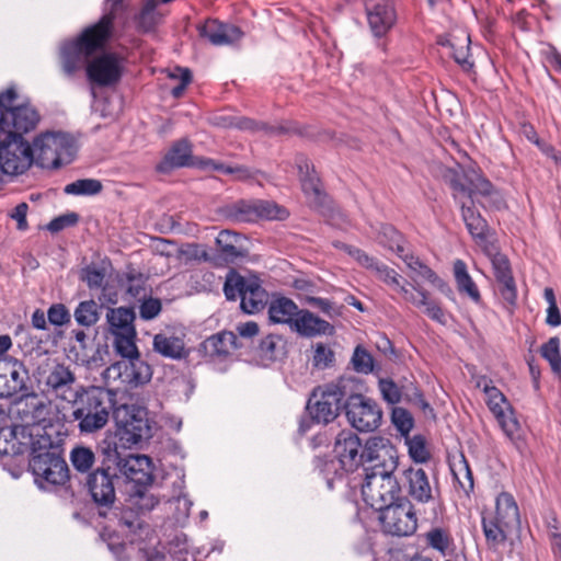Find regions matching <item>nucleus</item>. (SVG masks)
<instances>
[{
  "label": "nucleus",
  "instance_id": "nucleus-1",
  "mask_svg": "<svg viewBox=\"0 0 561 561\" xmlns=\"http://www.w3.org/2000/svg\"><path fill=\"white\" fill-rule=\"evenodd\" d=\"M342 249L354 257L362 266L375 273L376 277L383 282L396 295L405 302L416 308H423L424 313L432 320L445 324L446 316L440 306L430 299V294L411 276V280H407L398 272L389 266L378 262L369 256L360 249L342 244Z\"/></svg>",
  "mask_w": 561,
  "mask_h": 561
},
{
  "label": "nucleus",
  "instance_id": "nucleus-2",
  "mask_svg": "<svg viewBox=\"0 0 561 561\" xmlns=\"http://www.w3.org/2000/svg\"><path fill=\"white\" fill-rule=\"evenodd\" d=\"M107 2L110 11L103 14L99 22L87 27L76 41L65 43L60 47L61 70L68 77H72L77 70L81 69L87 57L93 51L103 49L111 38L115 13L123 0H107Z\"/></svg>",
  "mask_w": 561,
  "mask_h": 561
},
{
  "label": "nucleus",
  "instance_id": "nucleus-3",
  "mask_svg": "<svg viewBox=\"0 0 561 561\" xmlns=\"http://www.w3.org/2000/svg\"><path fill=\"white\" fill-rule=\"evenodd\" d=\"M8 417L14 427H51L65 421L66 415L50 399L35 392L20 397L9 408Z\"/></svg>",
  "mask_w": 561,
  "mask_h": 561
},
{
  "label": "nucleus",
  "instance_id": "nucleus-4",
  "mask_svg": "<svg viewBox=\"0 0 561 561\" xmlns=\"http://www.w3.org/2000/svg\"><path fill=\"white\" fill-rule=\"evenodd\" d=\"M18 93L11 87L0 93V135L7 138L24 139L34 130L41 116L30 103L16 104Z\"/></svg>",
  "mask_w": 561,
  "mask_h": 561
},
{
  "label": "nucleus",
  "instance_id": "nucleus-5",
  "mask_svg": "<svg viewBox=\"0 0 561 561\" xmlns=\"http://www.w3.org/2000/svg\"><path fill=\"white\" fill-rule=\"evenodd\" d=\"M69 403L76 405L72 416L78 421L81 433H94L107 424L112 400L106 391L100 388L81 387L78 398Z\"/></svg>",
  "mask_w": 561,
  "mask_h": 561
},
{
  "label": "nucleus",
  "instance_id": "nucleus-6",
  "mask_svg": "<svg viewBox=\"0 0 561 561\" xmlns=\"http://www.w3.org/2000/svg\"><path fill=\"white\" fill-rule=\"evenodd\" d=\"M355 377L344 376L334 382L316 388L308 403L312 420L323 424L334 421L342 408V401H346L353 393Z\"/></svg>",
  "mask_w": 561,
  "mask_h": 561
},
{
  "label": "nucleus",
  "instance_id": "nucleus-7",
  "mask_svg": "<svg viewBox=\"0 0 561 561\" xmlns=\"http://www.w3.org/2000/svg\"><path fill=\"white\" fill-rule=\"evenodd\" d=\"M403 485L408 496L419 508L420 517L427 523H435L442 514L439 491L432 485L422 468L410 467L403 471Z\"/></svg>",
  "mask_w": 561,
  "mask_h": 561
},
{
  "label": "nucleus",
  "instance_id": "nucleus-8",
  "mask_svg": "<svg viewBox=\"0 0 561 561\" xmlns=\"http://www.w3.org/2000/svg\"><path fill=\"white\" fill-rule=\"evenodd\" d=\"M43 445L32 449L28 462L36 482L61 485L69 478V469L57 448L51 446L49 438H42Z\"/></svg>",
  "mask_w": 561,
  "mask_h": 561
},
{
  "label": "nucleus",
  "instance_id": "nucleus-9",
  "mask_svg": "<svg viewBox=\"0 0 561 561\" xmlns=\"http://www.w3.org/2000/svg\"><path fill=\"white\" fill-rule=\"evenodd\" d=\"M33 161L42 168L57 169L69 163L73 154L71 138L64 133H44L33 141Z\"/></svg>",
  "mask_w": 561,
  "mask_h": 561
},
{
  "label": "nucleus",
  "instance_id": "nucleus-10",
  "mask_svg": "<svg viewBox=\"0 0 561 561\" xmlns=\"http://www.w3.org/2000/svg\"><path fill=\"white\" fill-rule=\"evenodd\" d=\"M363 383L355 377L353 393L344 402L350 424L359 432H373L379 427L382 412L378 403L362 394Z\"/></svg>",
  "mask_w": 561,
  "mask_h": 561
},
{
  "label": "nucleus",
  "instance_id": "nucleus-11",
  "mask_svg": "<svg viewBox=\"0 0 561 561\" xmlns=\"http://www.w3.org/2000/svg\"><path fill=\"white\" fill-rule=\"evenodd\" d=\"M401 486L393 472L367 471L362 484V495L365 503L380 511L400 500Z\"/></svg>",
  "mask_w": 561,
  "mask_h": 561
},
{
  "label": "nucleus",
  "instance_id": "nucleus-12",
  "mask_svg": "<svg viewBox=\"0 0 561 561\" xmlns=\"http://www.w3.org/2000/svg\"><path fill=\"white\" fill-rule=\"evenodd\" d=\"M379 512V520L386 534L407 537L417 529L419 508L408 497H401Z\"/></svg>",
  "mask_w": 561,
  "mask_h": 561
},
{
  "label": "nucleus",
  "instance_id": "nucleus-13",
  "mask_svg": "<svg viewBox=\"0 0 561 561\" xmlns=\"http://www.w3.org/2000/svg\"><path fill=\"white\" fill-rule=\"evenodd\" d=\"M476 385L484 392L485 402L503 433L512 442H515L518 438L520 425L506 397L486 377H479Z\"/></svg>",
  "mask_w": 561,
  "mask_h": 561
},
{
  "label": "nucleus",
  "instance_id": "nucleus-14",
  "mask_svg": "<svg viewBox=\"0 0 561 561\" xmlns=\"http://www.w3.org/2000/svg\"><path fill=\"white\" fill-rule=\"evenodd\" d=\"M103 465L108 466L113 471L119 472L127 479L146 484L151 482V460L145 455H127L122 456L116 445L107 444L102 448Z\"/></svg>",
  "mask_w": 561,
  "mask_h": 561
},
{
  "label": "nucleus",
  "instance_id": "nucleus-15",
  "mask_svg": "<svg viewBox=\"0 0 561 561\" xmlns=\"http://www.w3.org/2000/svg\"><path fill=\"white\" fill-rule=\"evenodd\" d=\"M94 53L95 51L87 57L81 70L85 67L88 79L99 87H111L116 84L121 80L124 71V59L116 54L105 53L88 62L89 58ZM77 72L78 70L73 75ZM64 75L68 79H72L75 77H68L65 72Z\"/></svg>",
  "mask_w": 561,
  "mask_h": 561
},
{
  "label": "nucleus",
  "instance_id": "nucleus-16",
  "mask_svg": "<svg viewBox=\"0 0 561 561\" xmlns=\"http://www.w3.org/2000/svg\"><path fill=\"white\" fill-rule=\"evenodd\" d=\"M38 382L44 385V391L58 400L70 402L78 398L81 387L75 388L76 376L69 366L54 364L39 375Z\"/></svg>",
  "mask_w": 561,
  "mask_h": 561
},
{
  "label": "nucleus",
  "instance_id": "nucleus-17",
  "mask_svg": "<svg viewBox=\"0 0 561 561\" xmlns=\"http://www.w3.org/2000/svg\"><path fill=\"white\" fill-rule=\"evenodd\" d=\"M33 162V150L28 141L0 135V168L3 173L21 174Z\"/></svg>",
  "mask_w": 561,
  "mask_h": 561
},
{
  "label": "nucleus",
  "instance_id": "nucleus-18",
  "mask_svg": "<svg viewBox=\"0 0 561 561\" xmlns=\"http://www.w3.org/2000/svg\"><path fill=\"white\" fill-rule=\"evenodd\" d=\"M114 417L121 439L126 443L135 445L151 437V427L144 410L122 405L116 409Z\"/></svg>",
  "mask_w": 561,
  "mask_h": 561
},
{
  "label": "nucleus",
  "instance_id": "nucleus-19",
  "mask_svg": "<svg viewBox=\"0 0 561 561\" xmlns=\"http://www.w3.org/2000/svg\"><path fill=\"white\" fill-rule=\"evenodd\" d=\"M398 451L388 438L369 437L363 448V465L371 463L366 471L394 472L398 468Z\"/></svg>",
  "mask_w": 561,
  "mask_h": 561
},
{
  "label": "nucleus",
  "instance_id": "nucleus-20",
  "mask_svg": "<svg viewBox=\"0 0 561 561\" xmlns=\"http://www.w3.org/2000/svg\"><path fill=\"white\" fill-rule=\"evenodd\" d=\"M115 477L116 471L103 463L88 477L87 486L93 502L100 508V516H106V510H110L115 502Z\"/></svg>",
  "mask_w": 561,
  "mask_h": 561
},
{
  "label": "nucleus",
  "instance_id": "nucleus-21",
  "mask_svg": "<svg viewBox=\"0 0 561 561\" xmlns=\"http://www.w3.org/2000/svg\"><path fill=\"white\" fill-rule=\"evenodd\" d=\"M104 375L108 380H119L124 385L137 387L148 382L151 379L152 371L139 355L113 363L105 369Z\"/></svg>",
  "mask_w": 561,
  "mask_h": 561
},
{
  "label": "nucleus",
  "instance_id": "nucleus-22",
  "mask_svg": "<svg viewBox=\"0 0 561 561\" xmlns=\"http://www.w3.org/2000/svg\"><path fill=\"white\" fill-rule=\"evenodd\" d=\"M28 371L18 359H0V397L8 398L26 389Z\"/></svg>",
  "mask_w": 561,
  "mask_h": 561
},
{
  "label": "nucleus",
  "instance_id": "nucleus-23",
  "mask_svg": "<svg viewBox=\"0 0 561 561\" xmlns=\"http://www.w3.org/2000/svg\"><path fill=\"white\" fill-rule=\"evenodd\" d=\"M363 446L360 439L351 431L337 434L334 444V454L346 471H354L363 465Z\"/></svg>",
  "mask_w": 561,
  "mask_h": 561
},
{
  "label": "nucleus",
  "instance_id": "nucleus-24",
  "mask_svg": "<svg viewBox=\"0 0 561 561\" xmlns=\"http://www.w3.org/2000/svg\"><path fill=\"white\" fill-rule=\"evenodd\" d=\"M367 20L376 37L386 35L394 25L397 15L391 0H366Z\"/></svg>",
  "mask_w": 561,
  "mask_h": 561
},
{
  "label": "nucleus",
  "instance_id": "nucleus-25",
  "mask_svg": "<svg viewBox=\"0 0 561 561\" xmlns=\"http://www.w3.org/2000/svg\"><path fill=\"white\" fill-rule=\"evenodd\" d=\"M491 263L501 297L510 307H514L517 301V288L508 259L502 254L495 256Z\"/></svg>",
  "mask_w": 561,
  "mask_h": 561
},
{
  "label": "nucleus",
  "instance_id": "nucleus-26",
  "mask_svg": "<svg viewBox=\"0 0 561 561\" xmlns=\"http://www.w3.org/2000/svg\"><path fill=\"white\" fill-rule=\"evenodd\" d=\"M220 256L228 263H234L249 255L248 239L237 232L222 230L216 238Z\"/></svg>",
  "mask_w": 561,
  "mask_h": 561
},
{
  "label": "nucleus",
  "instance_id": "nucleus-27",
  "mask_svg": "<svg viewBox=\"0 0 561 561\" xmlns=\"http://www.w3.org/2000/svg\"><path fill=\"white\" fill-rule=\"evenodd\" d=\"M201 35L213 45H231L241 39L243 32L233 24L221 23L217 20H208L201 27Z\"/></svg>",
  "mask_w": 561,
  "mask_h": 561
},
{
  "label": "nucleus",
  "instance_id": "nucleus-28",
  "mask_svg": "<svg viewBox=\"0 0 561 561\" xmlns=\"http://www.w3.org/2000/svg\"><path fill=\"white\" fill-rule=\"evenodd\" d=\"M291 330L302 336L332 335L334 327L308 310H300L291 324Z\"/></svg>",
  "mask_w": 561,
  "mask_h": 561
},
{
  "label": "nucleus",
  "instance_id": "nucleus-29",
  "mask_svg": "<svg viewBox=\"0 0 561 561\" xmlns=\"http://www.w3.org/2000/svg\"><path fill=\"white\" fill-rule=\"evenodd\" d=\"M443 179L453 190V197L457 204L466 199L471 201L472 191L468 186L469 183H473L471 171L466 172L459 165L447 168L443 172Z\"/></svg>",
  "mask_w": 561,
  "mask_h": 561
},
{
  "label": "nucleus",
  "instance_id": "nucleus-30",
  "mask_svg": "<svg viewBox=\"0 0 561 561\" xmlns=\"http://www.w3.org/2000/svg\"><path fill=\"white\" fill-rule=\"evenodd\" d=\"M136 314L133 308H110L106 313L108 331L112 335L136 332L134 321Z\"/></svg>",
  "mask_w": 561,
  "mask_h": 561
},
{
  "label": "nucleus",
  "instance_id": "nucleus-31",
  "mask_svg": "<svg viewBox=\"0 0 561 561\" xmlns=\"http://www.w3.org/2000/svg\"><path fill=\"white\" fill-rule=\"evenodd\" d=\"M238 337L233 332L214 334L202 344V348L209 357H221L238 348Z\"/></svg>",
  "mask_w": 561,
  "mask_h": 561
},
{
  "label": "nucleus",
  "instance_id": "nucleus-32",
  "mask_svg": "<svg viewBox=\"0 0 561 561\" xmlns=\"http://www.w3.org/2000/svg\"><path fill=\"white\" fill-rule=\"evenodd\" d=\"M453 274L458 291L461 295L468 296L472 301L479 302L481 300L479 288L470 276L467 264L462 260L457 259L454 261Z\"/></svg>",
  "mask_w": 561,
  "mask_h": 561
},
{
  "label": "nucleus",
  "instance_id": "nucleus-33",
  "mask_svg": "<svg viewBox=\"0 0 561 561\" xmlns=\"http://www.w3.org/2000/svg\"><path fill=\"white\" fill-rule=\"evenodd\" d=\"M403 262L407 264L409 270L412 272L410 275L417 280L419 278H422L430 284L437 287L439 290L445 291L446 289L449 290L448 285L426 264H424L419 257L407 254L401 256ZM416 284L420 286L419 282Z\"/></svg>",
  "mask_w": 561,
  "mask_h": 561
},
{
  "label": "nucleus",
  "instance_id": "nucleus-34",
  "mask_svg": "<svg viewBox=\"0 0 561 561\" xmlns=\"http://www.w3.org/2000/svg\"><path fill=\"white\" fill-rule=\"evenodd\" d=\"M152 347L156 353L171 359H181L186 354L182 339L164 333L153 336Z\"/></svg>",
  "mask_w": 561,
  "mask_h": 561
},
{
  "label": "nucleus",
  "instance_id": "nucleus-35",
  "mask_svg": "<svg viewBox=\"0 0 561 561\" xmlns=\"http://www.w3.org/2000/svg\"><path fill=\"white\" fill-rule=\"evenodd\" d=\"M493 518L503 523L504 526L516 528L519 526V511L514 497L506 492L496 497V510Z\"/></svg>",
  "mask_w": 561,
  "mask_h": 561
},
{
  "label": "nucleus",
  "instance_id": "nucleus-36",
  "mask_svg": "<svg viewBox=\"0 0 561 561\" xmlns=\"http://www.w3.org/2000/svg\"><path fill=\"white\" fill-rule=\"evenodd\" d=\"M471 176H473V183L468 184L469 188L472 191L471 201L467 202L473 204V198L481 196L486 199L490 206L500 209L504 205V202L502 196L494 190L491 182L474 171H471Z\"/></svg>",
  "mask_w": 561,
  "mask_h": 561
},
{
  "label": "nucleus",
  "instance_id": "nucleus-37",
  "mask_svg": "<svg viewBox=\"0 0 561 561\" xmlns=\"http://www.w3.org/2000/svg\"><path fill=\"white\" fill-rule=\"evenodd\" d=\"M299 311L297 305L285 297L274 299L268 307L270 320L273 323L288 324L290 328Z\"/></svg>",
  "mask_w": 561,
  "mask_h": 561
},
{
  "label": "nucleus",
  "instance_id": "nucleus-38",
  "mask_svg": "<svg viewBox=\"0 0 561 561\" xmlns=\"http://www.w3.org/2000/svg\"><path fill=\"white\" fill-rule=\"evenodd\" d=\"M224 121L222 125L227 127H236L241 130H250V131H264L266 134H287L290 131V128L285 127L284 125L278 126H267L264 123L255 122L251 118L243 116H229L221 117Z\"/></svg>",
  "mask_w": 561,
  "mask_h": 561
},
{
  "label": "nucleus",
  "instance_id": "nucleus-39",
  "mask_svg": "<svg viewBox=\"0 0 561 561\" xmlns=\"http://www.w3.org/2000/svg\"><path fill=\"white\" fill-rule=\"evenodd\" d=\"M191 144L186 139L175 142L159 165L161 171L191 164Z\"/></svg>",
  "mask_w": 561,
  "mask_h": 561
},
{
  "label": "nucleus",
  "instance_id": "nucleus-40",
  "mask_svg": "<svg viewBox=\"0 0 561 561\" xmlns=\"http://www.w3.org/2000/svg\"><path fill=\"white\" fill-rule=\"evenodd\" d=\"M297 168L300 176L301 187L308 197L319 199L321 195L319 179L314 173L313 165L305 157L297 159Z\"/></svg>",
  "mask_w": 561,
  "mask_h": 561
},
{
  "label": "nucleus",
  "instance_id": "nucleus-41",
  "mask_svg": "<svg viewBox=\"0 0 561 561\" xmlns=\"http://www.w3.org/2000/svg\"><path fill=\"white\" fill-rule=\"evenodd\" d=\"M157 7V0H142L141 9L135 16V22L140 31L151 32L161 23L163 13Z\"/></svg>",
  "mask_w": 561,
  "mask_h": 561
},
{
  "label": "nucleus",
  "instance_id": "nucleus-42",
  "mask_svg": "<svg viewBox=\"0 0 561 561\" xmlns=\"http://www.w3.org/2000/svg\"><path fill=\"white\" fill-rule=\"evenodd\" d=\"M467 201L468 199L458 203L461 209L462 219L472 238L482 239L483 234L489 233V226L485 219L474 210L473 204H470Z\"/></svg>",
  "mask_w": 561,
  "mask_h": 561
},
{
  "label": "nucleus",
  "instance_id": "nucleus-43",
  "mask_svg": "<svg viewBox=\"0 0 561 561\" xmlns=\"http://www.w3.org/2000/svg\"><path fill=\"white\" fill-rule=\"evenodd\" d=\"M482 528L488 546L493 549L503 545L507 539L510 530L513 529V527L504 526L503 523L493 517L488 518L485 516L482 517Z\"/></svg>",
  "mask_w": 561,
  "mask_h": 561
},
{
  "label": "nucleus",
  "instance_id": "nucleus-44",
  "mask_svg": "<svg viewBox=\"0 0 561 561\" xmlns=\"http://www.w3.org/2000/svg\"><path fill=\"white\" fill-rule=\"evenodd\" d=\"M256 201H238L226 207V216L234 222H253L257 220Z\"/></svg>",
  "mask_w": 561,
  "mask_h": 561
},
{
  "label": "nucleus",
  "instance_id": "nucleus-45",
  "mask_svg": "<svg viewBox=\"0 0 561 561\" xmlns=\"http://www.w3.org/2000/svg\"><path fill=\"white\" fill-rule=\"evenodd\" d=\"M264 290L255 282L249 280L241 296V308L247 313H254L263 307Z\"/></svg>",
  "mask_w": 561,
  "mask_h": 561
},
{
  "label": "nucleus",
  "instance_id": "nucleus-46",
  "mask_svg": "<svg viewBox=\"0 0 561 561\" xmlns=\"http://www.w3.org/2000/svg\"><path fill=\"white\" fill-rule=\"evenodd\" d=\"M112 336L114 351L122 358H133L140 355L136 345L137 332L122 333Z\"/></svg>",
  "mask_w": 561,
  "mask_h": 561
},
{
  "label": "nucleus",
  "instance_id": "nucleus-47",
  "mask_svg": "<svg viewBox=\"0 0 561 561\" xmlns=\"http://www.w3.org/2000/svg\"><path fill=\"white\" fill-rule=\"evenodd\" d=\"M454 479L466 494H469L474 486L472 471L467 459L460 456L459 460L451 465Z\"/></svg>",
  "mask_w": 561,
  "mask_h": 561
},
{
  "label": "nucleus",
  "instance_id": "nucleus-48",
  "mask_svg": "<svg viewBox=\"0 0 561 561\" xmlns=\"http://www.w3.org/2000/svg\"><path fill=\"white\" fill-rule=\"evenodd\" d=\"M100 307L94 300L81 301L75 310L73 317L78 324L82 327H92L99 319Z\"/></svg>",
  "mask_w": 561,
  "mask_h": 561
},
{
  "label": "nucleus",
  "instance_id": "nucleus-49",
  "mask_svg": "<svg viewBox=\"0 0 561 561\" xmlns=\"http://www.w3.org/2000/svg\"><path fill=\"white\" fill-rule=\"evenodd\" d=\"M159 501L160 497L147 489L137 490L128 500L129 507L137 510L139 513L152 511Z\"/></svg>",
  "mask_w": 561,
  "mask_h": 561
},
{
  "label": "nucleus",
  "instance_id": "nucleus-50",
  "mask_svg": "<svg viewBox=\"0 0 561 561\" xmlns=\"http://www.w3.org/2000/svg\"><path fill=\"white\" fill-rule=\"evenodd\" d=\"M70 460L77 471L88 472L95 462V455L91 448L78 446L71 450Z\"/></svg>",
  "mask_w": 561,
  "mask_h": 561
},
{
  "label": "nucleus",
  "instance_id": "nucleus-51",
  "mask_svg": "<svg viewBox=\"0 0 561 561\" xmlns=\"http://www.w3.org/2000/svg\"><path fill=\"white\" fill-rule=\"evenodd\" d=\"M285 342L282 336L270 334L260 344V353L267 360H276L284 354Z\"/></svg>",
  "mask_w": 561,
  "mask_h": 561
},
{
  "label": "nucleus",
  "instance_id": "nucleus-52",
  "mask_svg": "<svg viewBox=\"0 0 561 561\" xmlns=\"http://www.w3.org/2000/svg\"><path fill=\"white\" fill-rule=\"evenodd\" d=\"M102 191V183L95 179H81L65 186L64 192L69 195H95Z\"/></svg>",
  "mask_w": 561,
  "mask_h": 561
},
{
  "label": "nucleus",
  "instance_id": "nucleus-53",
  "mask_svg": "<svg viewBox=\"0 0 561 561\" xmlns=\"http://www.w3.org/2000/svg\"><path fill=\"white\" fill-rule=\"evenodd\" d=\"M106 275L107 268L104 264H90L82 270L81 279L90 289H100L103 287Z\"/></svg>",
  "mask_w": 561,
  "mask_h": 561
},
{
  "label": "nucleus",
  "instance_id": "nucleus-54",
  "mask_svg": "<svg viewBox=\"0 0 561 561\" xmlns=\"http://www.w3.org/2000/svg\"><path fill=\"white\" fill-rule=\"evenodd\" d=\"M541 355L548 360L554 373H561L560 340L557 336L550 337L541 346Z\"/></svg>",
  "mask_w": 561,
  "mask_h": 561
},
{
  "label": "nucleus",
  "instance_id": "nucleus-55",
  "mask_svg": "<svg viewBox=\"0 0 561 561\" xmlns=\"http://www.w3.org/2000/svg\"><path fill=\"white\" fill-rule=\"evenodd\" d=\"M379 242L396 252L400 257L403 255L402 236L391 226L382 227L379 233Z\"/></svg>",
  "mask_w": 561,
  "mask_h": 561
},
{
  "label": "nucleus",
  "instance_id": "nucleus-56",
  "mask_svg": "<svg viewBox=\"0 0 561 561\" xmlns=\"http://www.w3.org/2000/svg\"><path fill=\"white\" fill-rule=\"evenodd\" d=\"M426 543L439 551L443 556L446 554V551L449 549L451 545V538L447 530L443 528H433L425 535Z\"/></svg>",
  "mask_w": 561,
  "mask_h": 561
},
{
  "label": "nucleus",
  "instance_id": "nucleus-57",
  "mask_svg": "<svg viewBox=\"0 0 561 561\" xmlns=\"http://www.w3.org/2000/svg\"><path fill=\"white\" fill-rule=\"evenodd\" d=\"M257 219L282 220L288 216L285 208L270 201H256Z\"/></svg>",
  "mask_w": 561,
  "mask_h": 561
},
{
  "label": "nucleus",
  "instance_id": "nucleus-58",
  "mask_svg": "<svg viewBox=\"0 0 561 561\" xmlns=\"http://www.w3.org/2000/svg\"><path fill=\"white\" fill-rule=\"evenodd\" d=\"M352 365L355 371L368 375L374 371V358L363 346L358 345L352 356Z\"/></svg>",
  "mask_w": 561,
  "mask_h": 561
},
{
  "label": "nucleus",
  "instance_id": "nucleus-59",
  "mask_svg": "<svg viewBox=\"0 0 561 561\" xmlns=\"http://www.w3.org/2000/svg\"><path fill=\"white\" fill-rule=\"evenodd\" d=\"M249 280L244 277L232 274L229 275L224 285V293L228 300H234L237 297L242 296L243 291L247 288Z\"/></svg>",
  "mask_w": 561,
  "mask_h": 561
},
{
  "label": "nucleus",
  "instance_id": "nucleus-60",
  "mask_svg": "<svg viewBox=\"0 0 561 561\" xmlns=\"http://www.w3.org/2000/svg\"><path fill=\"white\" fill-rule=\"evenodd\" d=\"M407 445L409 455L415 462L422 463L428 460L430 453L422 436L416 435L411 438H407Z\"/></svg>",
  "mask_w": 561,
  "mask_h": 561
},
{
  "label": "nucleus",
  "instance_id": "nucleus-61",
  "mask_svg": "<svg viewBox=\"0 0 561 561\" xmlns=\"http://www.w3.org/2000/svg\"><path fill=\"white\" fill-rule=\"evenodd\" d=\"M180 256L185 262H207L210 260L208 252L204 245L196 243H188L180 249Z\"/></svg>",
  "mask_w": 561,
  "mask_h": 561
},
{
  "label": "nucleus",
  "instance_id": "nucleus-62",
  "mask_svg": "<svg viewBox=\"0 0 561 561\" xmlns=\"http://www.w3.org/2000/svg\"><path fill=\"white\" fill-rule=\"evenodd\" d=\"M333 362L334 352L323 343L316 344L312 357L313 366L320 369H324L332 366Z\"/></svg>",
  "mask_w": 561,
  "mask_h": 561
},
{
  "label": "nucleus",
  "instance_id": "nucleus-63",
  "mask_svg": "<svg viewBox=\"0 0 561 561\" xmlns=\"http://www.w3.org/2000/svg\"><path fill=\"white\" fill-rule=\"evenodd\" d=\"M378 388L381 392L382 399L390 404L400 402L402 392L398 385L391 379H380Z\"/></svg>",
  "mask_w": 561,
  "mask_h": 561
},
{
  "label": "nucleus",
  "instance_id": "nucleus-64",
  "mask_svg": "<svg viewBox=\"0 0 561 561\" xmlns=\"http://www.w3.org/2000/svg\"><path fill=\"white\" fill-rule=\"evenodd\" d=\"M391 420L397 430L404 435L413 427V417L402 408H394L392 410Z\"/></svg>",
  "mask_w": 561,
  "mask_h": 561
}]
</instances>
